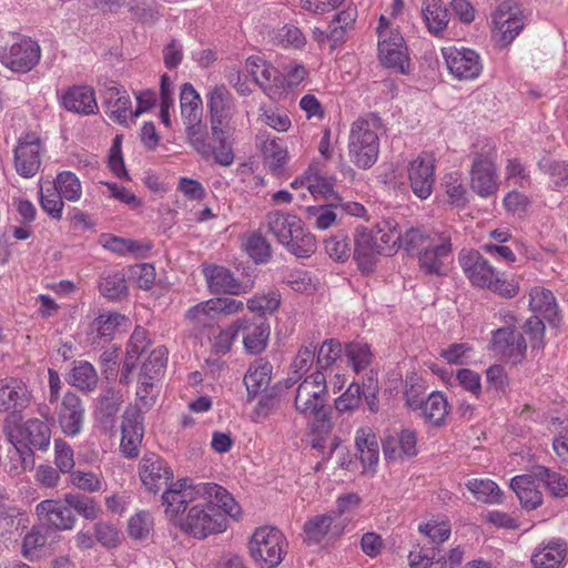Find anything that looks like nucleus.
I'll return each mask as SVG.
<instances>
[{"instance_id": "nucleus-48", "label": "nucleus", "mask_w": 568, "mask_h": 568, "mask_svg": "<svg viewBox=\"0 0 568 568\" xmlns=\"http://www.w3.org/2000/svg\"><path fill=\"white\" fill-rule=\"evenodd\" d=\"M316 346L313 344L302 346L291 364V371L287 382L291 384L297 383L303 376H305L315 361Z\"/></svg>"}, {"instance_id": "nucleus-60", "label": "nucleus", "mask_w": 568, "mask_h": 568, "mask_svg": "<svg viewBox=\"0 0 568 568\" xmlns=\"http://www.w3.org/2000/svg\"><path fill=\"white\" fill-rule=\"evenodd\" d=\"M65 504L74 509L85 519L93 520L100 514V507L92 498L79 494H68L64 497Z\"/></svg>"}, {"instance_id": "nucleus-37", "label": "nucleus", "mask_w": 568, "mask_h": 568, "mask_svg": "<svg viewBox=\"0 0 568 568\" xmlns=\"http://www.w3.org/2000/svg\"><path fill=\"white\" fill-rule=\"evenodd\" d=\"M20 436L30 447L45 450L50 445L51 430L45 422L31 418L22 425Z\"/></svg>"}, {"instance_id": "nucleus-29", "label": "nucleus", "mask_w": 568, "mask_h": 568, "mask_svg": "<svg viewBox=\"0 0 568 568\" xmlns=\"http://www.w3.org/2000/svg\"><path fill=\"white\" fill-rule=\"evenodd\" d=\"M567 554L566 544L559 539L542 542L531 556L532 568H560Z\"/></svg>"}, {"instance_id": "nucleus-64", "label": "nucleus", "mask_w": 568, "mask_h": 568, "mask_svg": "<svg viewBox=\"0 0 568 568\" xmlns=\"http://www.w3.org/2000/svg\"><path fill=\"white\" fill-rule=\"evenodd\" d=\"M539 168L550 175L556 187L568 185V162L542 159L539 162Z\"/></svg>"}, {"instance_id": "nucleus-8", "label": "nucleus", "mask_w": 568, "mask_h": 568, "mask_svg": "<svg viewBox=\"0 0 568 568\" xmlns=\"http://www.w3.org/2000/svg\"><path fill=\"white\" fill-rule=\"evenodd\" d=\"M285 545V537L277 528L264 526L255 529L248 542V550L256 564L265 568H275L283 560Z\"/></svg>"}, {"instance_id": "nucleus-13", "label": "nucleus", "mask_w": 568, "mask_h": 568, "mask_svg": "<svg viewBox=\"0 0 568 568\" xmlns=\"http://www.w3.org/2000/svg\"><path fill=\"white\" fill-rule=\"evenodd\" d=\"M139 476L144 488L156 494L165 487V490L175 481L174 474L168 463L154 453H146L139 463Z\"/></svg>"}, {"instance_id": "nucleus-7", "label": "nucleus", "mask_w": 568, "mask_h": 568, "mask_svg": "<svg viewBox=\"0 0 568 568\" xmlns=\"http://www.w3.org/2000/svg\"><path fill=\"white\" fill-rule=\"evenodd\" d=\"M378 58L381 62L402 74L409 71V57L404 38L397 29L389 26L388 20L382 16L378 27Z\"/></svg>"}, {"instance_id": "nucleus-21", "label": "nucleus", "mask_w": 568, "mask_h": 568, "mask_svg": "<svg viewBox=\"0 0 568 568\" xmlns=\"http://www.w3.org/2000/svg\"><path fill=\"white\" fill-rule=\"evenodd\" d=\"M60 104L69 112L90 115L99 111L95 92L89 85H73L60 95Z\"/></svg>"}, {"instance_id": "nucleus-43", "label": "nucleus", "mask_w": 568, "mask_h": 568, "mask_svg": "<svg viewBox=\"0 0 568 568\" xmlns=\"http://www.w3.org/2000/svg\"><path fill=\"white\" fill-rule=\"evenodd\" d=\"M180 109L183 122L201 119L203 115L202 98L191 83H184L181 88Z\"/></svg>"}, {"instance_id": "nucleus-44", "label": "nucleus", "mask_w": 568, "mask_h": 568, "mask_svg": "<svg viewBox=\"0 0 568 568\" xmlns=\"http://www.w3.org/2000/svg\"><path fill=\"white\" fill-rule=\"evenodd\" d=\"M166 363V348L163 346L154 348L143 362L139 378L155 384L163 376Z\"/></svg>"}, {"instance_id": "nucleus-45", "label": "nucleus", "mask_w": 568, "mask_h": 568, "mask_svg": "<svg viewBox=\"0 0 568 568\" xmlns=\"http://www.w3.org/2000/svg\"><path fill=\"white\" fill-rule=\"evenodd\" d=\"M376 242L382 245L385 253H390L394 248L404 247V234L400 233L398 224L393 219H387L376 225Z\"/></svg>"}, {"instance_id": "nucleus-16", "label": "nucleus", "mask_w": 568, "mask_h": 568, "mask_svg": "<svg viewBox=\"0 0 568 568\" xmlns=\"http://www.w3.org/2000/svg\"><path fill=\"white\" fill-rule=\"evenodd\" d=\"M41 57L39 44L31 39H21L0 52V61L14 72H28L34 68Z\"/></svg>"}, {"instance_id": "nucleus-33", "label": "nucleus", "mask_w": 568, "mask_h": 568, "mask_svg": "<svg viewBox=\"0 0 568 568\" xmlns=\"http://www.w3.org/2000/svg\"><path fill=\"white\" fill-rule=\"evenodd\" d=\"M416 433L410 429H403L397 438L388 437L383 445L386 459L396 460L402 457H413L417 455Z\"/></svg>"}, {"instance_id": "nucleus-10", "label": "nucleus", "mask_w": 568, "mask_h": 568, "mask_svg": "<svg viewBox=\"0 0 568 568\" xmlns=\"http://www.w3.org/2000/svg\"><path fill=\"white\" fill-rule=\"evenodd\" d=\"M326 384L318 374H310L298 384L295 390V410L306 417L325 409Z\"/></svg>"}, {"instance_id": "nucleus-9", "label": "nucleus", "mask_w": 568, "mask_h": 568, "mask_svg": "<svg viewBox=\"0 0 568 568\" xmlns=\"http://www.w3.org/2000/svg\"><path fill=\"white\" fill-rule=\"evenodd\" d=\"M524 27V12L513 1L501 2L493 14V38L500 47L510 44Z\"/></svg>"}, {"instance_id": "nucleus-18", "label": "nucleus", "mask_w": 568, "mask_h": 568, "mask_svg": "<svg viewBox=\"0 0 568 568\" xmlns=\"http://www.w3.org/2000/svg\"><path fill=\"white\" fill-rule=\"evenodd\" d=\"M470 186L481 197H488L497 192V172L489 155L475 156L470 171Z\"/></svg>"}, {"instance_id": "nucleus-55", "label": "nucleus", "mask_w": 568, "mask_h": 568, "mask_svg": "<svg viewBox=\"0 0 568 568\" xmlns=\"http://www.w3.org/2000/svg\"><path fill=\"white\" fill-rule=\"evenodd\" d=\"M347 364L358 374L366 369L372 362L373 354L367 344L362 342H352L345 346Z\"/></svg>"}, {"instance_id": "nucleus-5", "label": "nucleus", "mask_w": 568, "mask_h": 568, "mask_svg": "<svg viewBox=\"0 0 568 568\" xmlns=\"http://www.w3.org/2000/svg\"><path fill=\"white\" fill-rule=\"evenodd\" d=\"M186 142L205 161L214 160L222 166H230L234 162L232 134L224 133L217 139L211 133L202 118L183 122Z\"/></svg>"}, {"instance_id": "nucleus-34", "label": "nucleus", "mask_w": 568, "mask_h": 568, "mask_svg": "<svg viewBox=\"0 0 568 568\" xmlns=\"http://www.w3.org/2000/svg\"><path fill=\"white\" fill-rule=\"evenodd\" d=\"M422 16L428 31L439 37L448 26L449 16L442 0H423Z\"/></svg>"}, {"instance_id": "nucleus-50", "label": "nucleus", "mask_w": 568, "mask_h": 568, "mask_svg": "<svg viewBox=\"0 0 568 568\" xmlns=\"http://www.w3.org/2000/svg\"><path fill=\"white\" fill-rule=\"evenodd\" d=\"M535 477L542 481L547 489L555 497L568 496V476L557 471H551L544 466H537L534 469Z\"/></svg>"}, {"instance_id": "nucleus-26", "label": "nucleus", "mask_w": 568, "mask_h": 568, "mask_svg": "<svg viewBox=\"0 0 568 568\" xmlns=\"http://www.w3.org/2000/svg\"><path fill=\"white\" fill-rule=\"evenodd\" d=\"M36 511L41 519L59 530L72 529L75 523L71 507L65 501L45 499L37 505Z\"/></svg>"}, {"instance_id": "nucleus-61", "label": "nucleus", "mask_w": 568, "mask_h": 568, "mask_svg": "<svg viewBox=\"0 0 568 568\" xmlns=\"http://www.w3.org/2000/svg\"><path fill=\"white\" fill-rule=\"evenodd\" d=\"M153 529V518L149 511H138L129 519L128 531L131 538L143 540L149 537Z\"/></svg>"}, {"instance_id": "nucleus-12", "label": "nucleus", "mask_w": 568, "mask_h": 568, "mask_svg": "<svg viewBox=\"0 0 568 568\" xmlns=\"http://www.w3.org/2000/svg\"><path fill=\"white\" fill-rule=\"evenodd\" d=\"M442 53L449 70V73L458 80L477 79L483 71V63L479 54L468 48L447 47Z\"/></svg>"}, {"instance_id": "nucleus-2", "label": "nucleus", "mask_w": 568, "mask_h": 568, "mask_svg": "<svg viewBox=\"0 0 568 568\" xmlns=\"http://www.w3.org/2000/svg\"><path fill=\"white\" fill-rule=\"evenodd\" d=\"M404 248L416 253L420 272L445 277L453 262L452 231L447 227H410L404 233Z\"/></svg>"}, {"instance_id": "nucleus-42", "label": "nucleus", "mask_w": 568, "mask_h": 568, "mask_svg": "<svg viewBox=\"0 0 568 568\" xmlns=\"http://www.w3.org/2000/svg\"><path fill=\"white\" fill-rule=\"evenodd\" d=\"M212 300L201 302L190 307L185 313V321L195 332H201L206 327L213 326L217 317Z\"/></svg>"}, {"instance_id": "nucleus-4", "label": "nucleus", "mask_w": 568, "mask_h": 568, "mask_svg": "<svg viewBox=\"0 0 568 568\" xmlns=\"http://www.w3.org/2000/svg\"><path fill=\"white\" fill-rule=\"evenodd\" d=\"M266 225L268 232L295 256L308 257L315 252V237L304 229L297 215L272 211L266 215Z\"/></svg>"}, {"instance_id": "nucleus-46", "label": "nucleus", "mask_w": 568, "mask_h": 568, "mask_svg": "<svg viewBox=\"0 0 568 568\" xmlns=\"http://www.w3.org/2000/svg\"><path fill=\"white\" fill-rule=\"evenodd\" d=\"M50 528L45 526H34L24 536L22 540V555L29 560H34L41 556L43 548L48 545Z\"/></svg>"}, {"instance_id": "nucleus-53", "label": "nucleus", "mask_w": 568, "mask_h": 568, "mask_svg": "<svg viewBox=\"0 0 568 568\" xmlns=\"http://www.w3.org/2000/svg\"><path fill=\"white\" fill-rule=\"evenodd\" d=\"M335 204L312 205L305 209L306 220L317 230H327L337 219Z\"/></svg>"}, {"instance_id": "nucleus-28", "label": "nucleus", "mask_w": 568, "mask_h": 568, "mask_svg": "<svg viewBox=\"0 0 568 568\" xmlns=\"http://www.w3.org/2000/svg\"><path fill=\"white\" fill-rule=\"evenodd\" d=\"M237 321H243L241 332L243 333L245 351L250 354L262 353L267 345L270 326L262 318L250 320L243 317Z\"/></svg>"}, {"instance_id": "nucleus-27", "label": "nucleus", "mask_w": 568, "mask_h": 568, "mask_svg": "<svg viewBox=\"0 0 568 568\" xmlns=\"http://www.w3.org/2000/svg\"><path fill=\"white\" fill-rule=\"evenodd\" d=\"M245 69L268 95H272L274 90L282 85L278 71L261 57L247 58Z\"/></svg>"}, {"instance_id": "nucleus-14", "label": "nucleus", "mask_w": 568, "mask_h": 568, "mask_svg": "<svg viewBox=\"0 0 568 568\" xmlns=\"http://www.w3.org/2000/svg\"><path fill=\"white\" fill-rule=\"evenodd\" d=\"M43 144L36 133H27L18 140L14 148V169L24 178H33L41 166V154Z\"/></svg>"}, {"instance_id": "nucleus-31", "label": "nucleus", "mask_w": 568, "mask_h": 568, "mask_svg": "<svg viewBox=\"0 0 568 568\" xmlns=\"http://www.w3.org/2000/svg\"><path fill=\"white\" fill-rule=\"evenodd\" d=\"M342 353V344L337 339L332 338L323 342L321 347L316 348V371L313 374H318L326 381L327 373L343 366Z\"/></svg>"}, {"instance_id": "nucleus-62", "label": "nucleus", "mask_w": 568, "mask_h": 568, "mask_svg": "<svg viewBox=\"0 0 568 568\" xmlns=\"http://www.w3.org/2000/svg\"><path fill=\"white\" fill-rule=\"evenodd\" d=\"M69 479L75 488L88 493L100 491L103 486L102 475L93 471L73 470Z\"/></svg>"}, {"instance_id": "nucleus-22", "label": "nucleus", "mask_w": 568, "mask_h": 568, "mask_svg": "<svg viewBox=\"0 0 568 568\" xmlns=\"http://www.w3.org/2000/svg\"><path fill=\"white\" fill-rule=\"evenodd\" d=\"M104 103L105 112L112 121L125 126L134 122L132 102L123 88H106L104 91Z\"/></svg>"}, {"instance_id": "nucleus-54", "label": "nucleus", "mask_w": 568, "mask_h": 568, "mask_svg": "<svg viewBox=\"0 0 568 568\" xmlns=\"http://www.w3.org/2000/svg\"><path fill=\"white\" fill-rule=\"evenodd\" d=\"M243 326V321H234L231 325L219 331L211 339L212 352L216 355L227 354Z\"/></svg>"}, {"instance_id": "nucleus-11", "label": "nucleus", "mask_w": 568, "mask_h": 568, "mask_svg": "<svg viewBox=\"0 0 568 568\" xmlns=\"http://www.w3.org/2000/svg\"><path fill=\"white\" fill-rule=\"evenodd\" d=\"M210 113L211 133L217 139L224 133L233 134L231 120L233 116L232 95L225 85H215L206 95Z\"/></svg>"}, {"instance_id": "nucleus-6", "label": "nucleus", "mask_w": 568, "mask_h": 568, "mask_svg": "<svg viewBox=\"0 0 568 568\" xmlns=\"http://www.w3.org/2000/svg\"><path fill=\"white\" fill-rule=\"evenodd\" d=\"M381 129L377 118H361L351 125L348 136V156L351 162L362 170L371 169L379 154Z\"/></svg>"}, {"instance_id": "nucleus-3", "label": "nucleus", "mask_w": 568, "mask_h": 568, "mask_svg": "<svg viewBox=\"0 0 568 568\" xmlns=\"http://www.w3.org/2000/svg\"><path fill=\"white\" fill-rule=\"evenodd\" d=\"M458 260L473 286L487 288L503 298H513L519 293V283L505 277L479 252H462Z\"/></svg>"}, {"instance_id": "nucleus-1", "label": "nucleus", "mask_w": 568, "mask_h": 568, "mask_svg": "<svg viewBox=\"0 0 568 568\" xmlns=\"http://www.w3.org/2000/svg\"><path fill=\"white\" fill-rule=\"evenodd\" d=\"M161 500L166 518L196 539H205L226 529L225 516L209 501L200 483L180 478L163 491Z\"/></svg>"}, {"instance_id": "nucleus-40", "label": "nucleus", "mask_w": 568, "mask_h": 568, "mask_svg": "<svg viewBox=\"0 0 568 568\" xmlns=\"http://www.w3.org/2000/svg\"><path fill=\"white\" fill-rule=\"evenodd\" d=\"M272 376V365L260 358L256 359L247 369L244 376V384L248 395H256L262 389H265Z\"/></svg>"}, {"instance_id": "nucleus-36", "label": "nucleus", "mask_w": 568, "mask_h": 568, "mask_svg": "<svg viewBox=\"0 0 568 568\" xmlns=\"http://www.w3.org/2000/svg\"><path fill=\"white\" fill-rule=\"evenodd\" d=\"M261 151L264 163L268 170L275 175L282 174L288 160L287 148L283 140L278 138H267L263 141Z\"/></svg>"}, {"instance_id": "nucleus-57", "label": "nucleus", "mask_w": 568, "mask_h": 568, "mask_svg": "<svg viewBox=\"0 0 568 568\" xmlns=\"http://www.w3.org/2000/svg\"><path fill=\"white\" fill-rule=\"evenodd\" d=\"M126 318L119 313H102L91 324L92 332L100 338L111 339Z\"/></svg>"}, {"instance_id": "nucleus-38", "label": "nucleus", "mask_w": 568, "mask_h": 568, "mask_svg": "<svg viewBox=\"0 0 568 568\" xmlns=\"http://www.w3.org/2000/svg\"><path fill=\"white\" fill-rule=\"evenodd\" d=\"M201 487L205 488L207 499L217 509L233 518H239L241 508L231 494L222 486L214 483H200Z\"/></svg>"}, {"instance_id": "nucleus-41", "label": "nucleus", "mask_w": 568, "mask_h": 568, "mask_svg": "<svg viewBox=\"0 0 568 568\" xmlns=\"http://www.w3.org/2000/svg\"><path fill=\"white\" fill-rule=\"evenodd\" d=\"M306 189L314 197L326 200L335 196V179L323 174L316 165H311L305 171Z\"/></svg>"}, {"instance_id": "nucleus-25", "label": "nucleus", "mask_w": 568, "mask_h": 568, "mask_svg": "<svg viewBox=\"0 0 568 568\" xmlns=\"http://www.w3.org/2000/svg\"><path fill=\"white\" fill-rule=\"evenodd\" d=\"M336 521L335 514L316 515L304 524V534L308 544H318L326 537H338L344 526Z\"/></svg>"}, {"instance_id": "nucleus-32", "label": "nucleus", "mask_w": 568, "mask_h": 568, "mask_svg": "<svg viewBox=\"0 0 568 568\" xmlns=\"http://www.w3.org/2000/svg\"><path fill=\"white\" fill-rule=\"evenodd\" d=\"M535 474L516 476L510 481V487L517 495L523 507L527 509L537 508L542 501V495L536 484Z\"/></svg>"}, {"instance_id": "nucleus-17", "label": "nucleus", "mask_w": 568, "mask_h": 568, "mask_svg": "<svg viewBox=\"0 0 568 568\" xmlns=\"http://www.w3.org/2000/svg\"><path fill=\"white\" fill-rule=\"evenodd\" d=\"M382 254H386L385 250L376 242L374 234L365 227L356 229L353 256L363 274H372L375 271Z\"/></svg>"}, {"instance_id": "nucleus-30", "label": "nucleus", "mask_w": 568, "mask_h": 568, "mask_svg": "<svg viewBox=\"0 0 568 568\" xmlns=\"http://www.w3.org/2000/svg\"><path fill=\"white\" fill-rule=\"evenodd\" d=\"M30 400L29 390L21 381L0 379V412L23 408Z\"/></svg>"}, {"instance_id": "nucleus-49", "label": "nucleus", "mask_w": 568, "mask_h": 568, "mask_svg": "<svg viewBox=\"0 0 568 568\" xmlns=\"http://www.w3.org/2000/svg\"><path fill=\"white\" fill-rule=\"evenodd\" d=\"M466 487L481 503L499 504L501 501V490L491 479L474 478L466 483Z\"/></svg>"}, {"instance_id": "nucleus-15", "label": "nucleus", "mask_w": 568, "mask_h": 568, "mask_svg": "<svg viewBox=\"0 0 568 568\" xmlns=\"http://www.w3.org/2000/svg\"><path fill=\"white\" fill-rule=\"evenodd\" d=\"M408 180L413 193L426 200L433 192L435 182V158L430 153H420L407 166Z\"/></svg>"}, {"instance_id": "nucleus-52", "label": "nucleus", "mask_w": 568, "mask_h": 568, "mask_svg": "<svg viewBox=\"0 0 568 568\" xmlns=\"http://www.w3.org/2000/svg\"><path fill=\"white\" fill-rule=\"evenodd\" d=\"M312 418L310 424L312 447L316 449H323L325 442L332 432V422L328 417L326 409L318 412V414L310 415Z\"/></svg>"}, {"instance_id": "nucleus-63", "label": "nucleus", "mask_w": 568, "mask_h": 568, "mask_svg": "<svg viewBox=\"0 0 568 568\" xmlns=\"http://www.w3.org/2000/svg\"><path fill=\"white\" fill-rule=\"evenodd\" d=\"M325 251L336 262H345L351 256V242L347 235L337 233L325 241Z\"/></svg>"}, {"instance_id": "nucleus-23", "label": "nucleus", "mask_w": 568, "mask_h": 568, "mask_svg": "<svg viewBox=\"0 0 568 568\" xmlns=\"http://www.w3.org/2000/svg\"><path fill=\"white\" fill-rule=\"evenodd\" d=\"M143 417L136 409L126 410L122 422L121 450L126 457H135L143 439Z\"/></svg>"}, {"instance_id": "nucleus-51", "label": "nucleus", "mask_w": 568, "mask_h": 568, "mask_svg": "<svg viewBox=\"0 0 568 568\" xmlns=\"http://www.w3.org/2000/svg\"><path fill=\"white\" fill-rule=\"evenodd\" d=\"M53 186L59 191L61 196L69 202H78L82 196V185L79 178L71 171L60 172Z\"/></svg>"}, {"instance_id": "nucleus-58", "label": "nucleus", "mask_w": 568, "mask_h": 568, "mask_svg": "<svg viewBox=\"0 0 568 568\" xmlns=\"http://www.w3.org/2000/svg\"><path fill=\"white\" fill-rule=\"evenodd\" d=\"M32 463V455L29 452H22L16 445H11L2 465L7 473L18 476L30 468Z\"/></svg>"}, {"instance_id": "nucleus-56", "label": "nucleus", "mask_w": 568, "mask_h": 568, "mask_svg": "<svg viewBox=\"0 0 568 568\" xmlns=\"http://www.w3.org/2000/svg\"><path fill=\"white\" fill-rule=\"evenodd\" d=\"M272 40L275 44L285 49H302L306 44L305 36L301 29L294 24H285L274 30Z\"/></svg>"}, {"instance_id": "nucleus-59", "label": "nucleus", "mask_w": 568, "mask_h": 568, "mask_svg": "<svg viewBox=\"0 0 568 568\" xmlns=\"http://www.w3.org/2000/svg\"><path fill=\"white\" fill-rule=\"evenodd\" d=\"M39 197L42 210L52 219L60 220L64 206V199L59 191L53 185H49L48 187L41 185Z\"/></svg>"}, {"instance_id": "nucleus-24", "label": "nucleus", "mask_w": 568, "mask_h": 568, "mask_svg": "<svg viewBox=\"0 0 568 568\" xmlns=\"http://www.w3.org/2000/svg\"><path fill=\"white\" fill-rule=\"evenodd\" d=\"M59 424L67 436L74 437L82 430L84 409L81 399L73 393L63 396L59 409Z\"/></svg>"}, {"instance_id": "nucleus-19", "label": "nucleus", "mask_w": 568, "mask_h": 568, "mask_svg": "<svg viewBox=\"0 0 568 568\" xmlns=\"http://www.w3.org/2000/svg\"><path fill=\"white\" fill-rule=\"evenodd\" d=\"M491 348L499 356L517 364L525 357L527 343L520 332L500 327L493 333Z\"/></svg>"}, {"instance_id": "nucleus-35", "label": "nucleus", "mask_w": 568, "mask_h": 568, "mask_svg": "<svg viewBox=\"0 0 568 568\" xmlns=\"http://www.w3.org/2000/svg\"><path fill=\"white\" fill-rule=\"evenodd\" d=\"M449 404L442 392H433L423 400L417 412L427 423L434 426H440L449 413Z\"/></svg>"}, {"instance_id": "nucleus-20", "label": "nucleus", "mask_w": 568, "mask_h": 568, "mask_svg": "<svg viewBox=\"0 0 568 568\" xmlns=\"http://www.w3.org/2000/svg\"><path fill=\"white\" fill-rule=\"evenodd\" d=\"M201 272L205 278L207 288L213 294L239 295L245 293L243 285L234 277L233 273L222 265H201Z\"/></svg>"}, {"instance_id": "nucleus-47", "label": "nucleus", "mask_w": 568, "mask_h": 568, "mask_svg": "<svg viewBox=\"0 0 568 568\" xmlns=\"http://www.w3.org/2000/svg\"><path fill=\"white\" fill-rule=\"evenodd\" d=\"M529 297V307L534 313H538L549 321L555 320L557 304L551 291L537 286L530 290Z\"/></svg>"}, {"instance_id": "nucleus-39", "label": "nucleus", "mask_w": 568, "mask_h": 568, "mask_svg": "<svg viewBox=\"0 0 568 568\" xmlns=\"http://www.w3.org/2000/svg\"><path fill=\"white\" fill-rule=\"evenodd\" d=\"M68 382L82 392H93L98 386L99 376L90 362L75 361Z\"/></svg>"}]
</instances>
